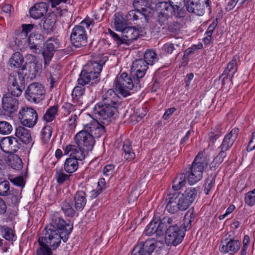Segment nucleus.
I'll return each mask as SVG.
<instances>
[{
	"label": "nucleus",
	"instance_id": "f257e3e1",
	"mask_svg": "<svg viewBox=\"0 0 255 255\" xmlns=\"http://www.w3.org/2000/svg\"><path fill=\"white\" fill-rule=\"evenodd\" d=\"M73 229V225L66 223L58 215V213L54 215L51 222L45 228L44 236L39 238V244L48 245L53 250L57 248L61 243L67 242L69 235Z\"/></svg>",
	"mask_w": 255,
	"mask_h": 255
},
{
	"label": "nucleus",
	"instance_id": "f03ea898",
	"mask_svg": "<svg viewBox=\"0 0 255 255\" xmlns=\"http://www.w3.org/2000/svg\"><path fill=\"white\" fill-rule=\"evenodd\" d=\"M24 81L23 76L19 72L9 77L8 91L2 98L1 107L5 115L11 116L17 111L19 104L18 98L21 95L23 89L19 83L23 84Z\"/></svg>",
	"mask_w": 255,
	"mask_h": 255
},
{
	"label": "nucleus",
	"instance_id": "7ed1b4c3",
	"mask_svg": "<svg viewBox=\"0 0 255 255\" xmlns=\"http://www.w3.org/2000/svg\"><path fill=\"white\" fill-rule=\"evenodd\" d=\"M197 195V190L192 187L187 188L182 194L176 193L169 194L167 198L166 209L170 214L185 211L195 200Z\"/></svg>",
	"mask_w": 255,
	"mask_h": 255
},
{
	"label": "nucleus",
	"instance_id": "20e7f679",
	"mask_svg": "<svg viewBox=\"0 0 255 255\" xmlns=\"http://www.w3.org/2000/svg\"><path fill=\"white\" fill-rule=\"evenodd\" d=\"M209 162V159L204 156L203 151L198 153L191 166L185 173L189 184H194L201 180L204 169L207 167Z\"/></svg>",
	"mask_w": 255,
	"mask_h": 255
},
{
	"label": "nucleus",
	"instance_id": "39448f33",
	"mask_svg": "<svg viewBox=\"0 0 255 255\" xmlns=\"http://www.w3.org/2000/svg\"><path fill=\"white\" fill-rule=\"evenodd\" d=\"M105 60L97 61H89L82 71L79 78L78 79L79 85H84L91 82L92 84L97 83L100 74L102 71Z\"/></svg>",
	"mask_w": 255,
	"mask_h": 255
},
{
	"label": "nucleus",
	"instance_id": "423d86ee",
	"mask_svg": "<svg viewBox=\"0 0 255 255\" xmlns=\"http://www.w3.org/2000/svg\"><path fill=\"white\" fill-rule=\"evenodd\" d=\"M94 19L86 18L79 25L75 26L72 30L70 40L72 44L76 47L85 46L87 43V37L85 28L89 29L94 25Z\"/></svg>",
	"mask_w": 255,
	"mask_h": 255
},
{
	"label": "nucleus",
	"instance_id": "0eeeda50",
	"mask_svg": "<svg viewBox=\"0 0 255 255\" xmlns=\"http://www.w3.org/2000/svg\"><path fill=\"white\" fill-rule=\"evenodd\" d=\"M42 36L39 33H31L29 37L24 32H19L14 39V42L20 49L29 48L31 52L37 54L40 51L39 50L40 43L42 42Z\"/></svg>",
	"mask_w": 255,
	"mask_h": 255
},
{
	"label": "nucleus",
	"instance_id": "6e6552de",
	"mask_svg": "<svg viewBox=\"0 0 255 255\" xmlns=\"http://www.w3.org/2000/svg\"><path fill=\"white\" fill-rule=\"evenodd\" d=\"M95 117L101 123L109 125L118 116L116 106L98 103L94 109Z\"/></svg>",
	"mask_w": 255,
	"mask_h": 255
},
{
	"label": "nucleus",
	"instance_id": "1a4fd4ad",
	"mask_svg": "<svg viewBox=\"0 0 255 255\" xmlns=\"http://www.w3.org/2000/svg\"><path fill=\"white\" fill-rule=\"evenodd\" d=\"M171 221L166 224L165 242L169 246H175L180 244L185 236L184 231L179 228L178 221L169 218Z\"/></svg>",
	"mask_w": 255,
	"mask_h": 255
},
{
	"label": "nucleus",
	"instance_id": "9d476101",
	"mask_svg": "<svg viewBox=\"0 0 255 255\" xmlns=\"http://www.w3.org/2000/svg\"><path fill=\"white\" fill-rule=\"evenodd\" d=\"M134 80H133L129 76L127 73H123L118 77L114 81V87L117 92H118L124 97L130 95V90L133 89L134 86L135 88L140 87L139 83H135Z\"/></svg>",
	"mask_w": 255,
	"mask_h": 255
},
{
	"label": "nucleus",
	"instance_id": "9b49d317",
	"mask_svg": "<svg viewBox=\"0 0 255 255\" xmlns=\"http://www.w3.org/2000/svg\"><path fill=\"white\" fill-rule=\"evenodd\" d=\"M45 90L40 83L34 82L27 88L25 96L26 100L34 103H39L45 98Z\"/></svg>",
	"mask_w": 255,
	"mask_h": 255
},
{
	"label": "nucleus",
	"instance_id": "f8f14e48",
	"mask_svg": "<svg viewBox=\"0 0 255 255\" xmlns=\"http://www.w3.org/2000/svg\"><path fill=\"white\" fill-rule=\"evenodd\" d=\"M18 118L23 126L32 128L37 123L38 115L33 109L24 107L19 110Z\"/></svg>",
	"mask_w": 255,
	"mask_h": 255
},
{
	"label": "nucleus",
	"instance_id": "ddd939ff",
	"mask_svg": "<svg viewBox=\"0 0 255 255\" xmlns=\"http://www.w3.org/2000/svg\"><path fill=\"white\" fill-rule=\"evenodd\" d=\"M170 221L168 217H164L160 221L154 219L146 227L144 231L145 235L150 236L155 234L158 236L163 235L166 230V224Z\"/></svg>",
	"mask_w": 255,
	"mask_h": 255
},
{
	"label": "nucleus",
	"instance_id": "4468645a",
	"mask_svg": "<svg viewBox=\"0 0 255 255\" xmlns=\"http://www.w3.org/2000/svg\"><path fill=\"white\" fill-rule=\"evenodd\" d=\"M75 141L77 145L87 151L91 150L95 144L94 139L88 131L85 130V127L83 130L76 134Z\"/></svg>",
	"mask_w": 255,
	"mask_h": 255
},
{
	"label": "nucleus",
	"instance_id": "2eb2a0df",
	"mask_svg": "<svg viewBox=\"0 0 255 255\" xmlns=\"http://www.w3.org/2000/svg\"><path fill=\"white\" fill-rule=\"evenodd\" d=\"M148 68L146 61L138 59L133 62L131 68V75L135 84H138L139 80L143 77Z\"/></svg>",
	"mask_w": 255,
	"mask_h": 255
},
{
	"label": "nucleus",
	"instance_id": "dca6fc26",
	"mask_svg": "<svg viewBox=\"0 0 255 255\" xmlns=\"http://www.w3.org/2000/svg\"><path fill=\"white\" fill-rule=\"evenodd\" d=\"M26 59L29 61L22 66L21 70L23 74L27 76V78L32 79L35 77L38 72V62L36 57L31 54L27 55Z\"/></svg>",
	"mask_w": 255,
	"mask_h": 255
},
{
	"label": "nucleus",
	"instance_id": "f3484780",
	"mask_svg": "<svg viewBox=\"0 0 255 255\" xmlns=\"http://www.w3.org/2000/svg\"><path fill=\"white\" fill-rule=\"evenodd\" d=\"M155 243L156 242L153 239L141 242L134 247L131 255H150L155 249Z\"/></svg>",
	"mask_w": 255,
	"mask_h": 255
},
{
	"label": "nucleus",
	"instance_id": "a211bd4d",
	"mask_svg": "<svg viewBox=\"0 0 255 255\" xmlns=\"http://www.w3.org/2000/svg\"><path fill=\"white\" fill-rule=\"evenodd\" d=\"M0 148L5 153H13L19 148V144L16 138L10 136L2 137L0 142Z\"/></svg>",
	"mask_w": 255,
	"mask_h": 255
},
{
	"label": "nucleus",
	"instance_id": "6ab92c4d",
	"mask_svg": "<svg viewBox=\"0 0 255 255\" xmlns=\"http://www.w3.org/2000/svg\"><path fill=\"white\" fill-rule=\"evenodd\" d=\"M105 125L101 123L99 120H94L87 124L84 127L85 130L88 131L93 136V138H99L105 132Z\"/></svg>",
	"mask_w": 255,
	"mask_h": 255
},
{
	"label": "nucleus",
	"instance_id": "aec40b11",
	"mask_svg": "<svg viewBox=\"0 0 255 255\" xmlns=\"http://www.w3.org/2000/svg\"><path fill=\"white\" fill-rule=\"evenodd\" d=\"M221 246L222 253L233 255L239 250L241 243L238 240L226 239L221 242Z\"/></svg>",
	"mask_w": 255,
	"mask_h": 255
},
{
	"label": "nucleus",
	"instance_id": "412c9836",
	"mask_svg": "<svg viewBox=\"0 0 255 255\" xmlns=\"http://www.w3.org/2000/svg\"><path fill=\"white\" fill-rule=\"evenodd\" d=\"M57 17L54 13H51L43 18L39 23L43 31L49 33L53 32L56 29Z\"/></svg>",
	"mask_w": 255,
	"mask_h": 255
},
{
	"label": "nucleus",
	"instance_id": "4be33fe9",
	"mask_svg": "<svg viewBox=\"0 0 255 255\" xmlns=\"http://www.w3.org/2000/svg\"><path fill=\"white\" fill-rule=\"evenodd\" d=\"M184 5L189 12L198 15H202L204 13V5L199 0H184Z\"/></svg>",
	"mask_w": 255,
	"mask_h": 255
},
{
	"label": "nucleus",
	"instance_id": "5701e85b",
	"mask_svg": "<svg viewBox=\"0 0 255 255\" xmlns=\"http://www.w3.org/2000/svg\"><path fill=\"white\" fill-rule=\"evenodd\" d=\"M239 132L238 128H233L231 131L227 134L224 137L223 141L219 146L220 148L224 150H229L233 145L237 138Z\"/></svg>",
	"mask_w": 255,
	"mask_h": 255
},
{
	"label": "nucleus",
	"instance_id": "b1692460",
	"mask_svg": "<svg viewBox=\"0 0 255 255\" xmlns=\"http://www.w3.org/2000/svg\"><path fill=\"white\" fill-rule=\"evenodd\" d=\"M81 147L78 145L69 144L67 145L64 149V154H70V157L79 160H82L85 158V154H84L83 149Z\"/></svg>",
	"mask_w": 255,
	"mask_h": 255
},
{
	"label": "nucleus",
	"instance_id": "393cba45",
	"mask_svg": "<svg viewBox=\"0 0 255 255\" xmlns=\"http://www.w3.org/2000/svg\"><path fill=\"white\" fill-rule=\"evenodd\" d=\"M47 9L48 6L46 3H37L30 8L29 14L32 18L34 19H38L41 17L45 13H46Z\"/></svg>",
	"mask_w": 255,
	"mask_h": 255
},
{
	"label": "nucleus",
	"instance_id": "a878e982",
	"mask_svg": "<svg viewBox=\"0 0 255 255\" xmlns=\"http://www.w3.org/2000/svg\"><path fill=\"white\" fill-rule=\"evenodd\" d=\"M124 44L128 45L132 40H136L139 36V31L133 27H127L122 31Z\"/></svg>",
	"mask_w": 255,
	"mask_h": 255
},
{
	"label": "nucleus",
	"instance_id": "bb28decb",
	"mask_svg": "<svg viewBox=\"0 0 255 255\" xmlns=\"http://www.w3.org/2000/svg\"><path fill=\"white\" fill-rule=\"evenodd\" d=\"M55 49L54 43L50 39L48 40L43 46L42 53L43 56L45 65L48 64L51 61Z\"/></svg>",
	"mask_w": 255,
	"mask_h": 255
},
{
	"label": "nucleus",
	"instance_id": "cd10ccee",
	"mask_svg": "<svg viewBox=\"0 0 255 255\" xmlns=\"http://www.w3.org/2000/svg\"><path fill=\"white\" fill-rule=\"evenodd\" d=\"M239 60V57L237 56H235L232 61L228 64L226 68L222 75V76H224L223 80L229 77L232 80L234 74L237 71V61Z\"/></svg>",
	"mask_w": 255,
	"mask_h": 255
},
{
	"label": "nucleus",
	"instance_id": "c85d7f7f",
	"mask_svg": "<svg viewBox=\"0 0 255 255\" xmlns=\"http://www.w3.org/2000/svg\"><path fill=\"white\" fill-rule=\"evenodd\" d=\"M15 135L25 144H28L32 142V137L29 130L23 127L19 126L16 128Z\"/></svg>",
	"mask_w": 255,
	"mask_h": 255
},
{
	"label": "nucleus",
	"instance_id": "c756f323",
	"mask_svg": "<svg viewBox=\"0 0 255 255\" xmlns=\"http://www.w3.org/2000/svg\"><path fill=\"white\" fill-rule=\"evenodd\" d=\"M119 97L116 92L112 89L108 90L102 97V104L115 106L118 102Z\"/></svg>",
	"mask_w": 255,
	"mask_h": 255
},
{
	"label": "nucleus",
	"instance_id": "7c9ffc66",
	"mask_svg": "<svg viewBox=\"0 0 255 255\" xmlns=\"http://www.w3.org/2000/svg\"><path fill=\"white\" fill-rule=\"evenodd\" d=\"M74 201L75 209L77 211H82L87 202L85 192L83 191H77L74 196Z\"/></svg>",
	"mask_w": 255,
	"mask_h": 255
},
{
	"label": "nucleus",
	"instance_id": "2f4dec72",
	"mask_svg": "<svg viewBox=\"0 0 255 255\" xmlns=\"http://www.w3.org/2000/svg\"><path fill=\"white\" fill-rule=\"evenodd\" d=\"M122 150L123 151L122 155L125 160L130 161L134 158L135 153L129 140H127L124 142Z\"/></svg>",
	"mask_w": 255,
	"mask_h": 255
},
{
	"label": "nucleus",
	"instance_id": "473e14b6",
	"mask_svg": "<svg viewBox=\"0 0 255 255\" xmlns=\"http://www.w3.org/2000/svg\"><path fill=\"white\" fill-rule=\"evenodd\" d=\"M128 20L124 15L120 13H116L115 14L114 24L117 30L122 31L127 27Z\"/></svg>",
	"mask_w": 255,
	"mask_h": 255
},
{
	"label": "nucleus",
	"instance_id": "72a5a7b5",
	"mask_svg": "<svg viewBox=\"0 0 255 255\" xmlns=\"http://www.w3.org/2000/svg\"><path fill=\"white\" fill-rule=\"evenodd\" d=\"M78 160L79 159L72 158V157L67 158L64 165L65 171L68 173H72L76 171L78 168Z\"/></svg>",
	"mask_w": 255,
	"mask_h": 255
},
{
	"label": "nucleus",
	"instance_id": "f704fd0d",
	"mask_svg": "<svg viewBox=\"0 0 255 255\" xmlns=\"http://www.w3.org/2000/svg\"><path fill=\"white\" fill-rule=\"evenodd\" d=\"M24 61V58L21 54L16 52L11 55L9 60V63L11 68H18L21 67Z\"/></svg>",
	"mask_w": 255,
	"mask_h": 255
},
{
	"label": "nucleus",
	"instance_id": "c9c22d12",
	"mask_svg": "<svg viewBox=\"0 0 255 255\" xmlns=\"http://www.w3.org/2000/svg\"><path fill=\"white\" fill-rule=\"evenodd\" d=\"M186 176L185 173H181L177 175L175 178L172 182V188L175 191L180 190L184 186L186 183Z\"/></svg>",
	"mask_w": 255,
	"mask_h": 255
},
{
	"label": "nucleus",
	"instance_id": "e433bc0d",
	"mask_svg": "<svg viewBox=\"0 0 255 255\" xmlns=\"http://www.w3.org/2000/svg\"><path fill=\"white\" fill-rule=\"evenodd\" d=\"M57 106H53L48 108L42 117V120L45 123L51 122L57 114Z\"/></svg>",
	"mask_w": 255,
	"mask_h": 255
},
{
	"label": "nucleus",
	"instance_id": "4c0bfd02",
	"mask_svg": "<svg viewBox=\"0 0 255 255\" xmlns=\"http://www.w3.org/2000/svg\"><path fill=\"white\" fill-rule=\"evenodd\" d=\"M194 218V212L193 210H188L184 218V223L181 225V227L183 231H186L191 228V223Z\"/></svg>",
	"mask_w": 255,
	"mask_h": 255
},
{
	"label": "nucleus",
	"instance_id": "58836bf2",
	"mask_svg": "<svg viewBox=\"0 0 255 255\" xmlns=\"http://www.w3.org/2000/svg\"><path fill=\"white\" fill-rule=\"evenodd\" d=\"M8 165L13 169L19 170L22 169L23 163L21 158L17 155H13L8 159Z\"/></svg>",
	"mask_w": 255,
	"mask_h": 255
},
{
	"label": "nucleus",
	"instance_id": "ea45409f",
	"mask_svg": "<svg viewBox=\"0 0 255 255\" xmlns=\"http://www.w3.org/2000/svg\"><path fill=\"white\" fill-rule=\"evenodd\" d=\"M0 232L2 237L9 241L15 240L12 230L6 226H0Z\"/></svg>",
	"mask_w": 255,
	"mask_h": 255
},
{
	"label": "nucleus",
	"instance_id": "a19ab883",
	"mask_svg": "<svg viewBox=\"0 0 255 255\" xmlns=\"http://www.w3.org/2000/svg\"><path fill=\"white\" fill-rule=\"evenodd\" d=\"M70 175L65 173L62 169H56L54 178L59 184H62L66 181L70 180Z\"/></svg>",
	"mask_w": 255,
	"mask_h": 255
},
{
	"label": "nucleus",
	"instance_id": "79ce46f5",
	"mask_svg": "<svg viewBox=\"0 0 255 255\" xmlns=\"http://www.w3.org/2000/svg\"><path fill=\"white\" fill-rule=\"evenodd\" d=\"M143 60L146 61L147 65H152L157 61L156 54L154 51L147 50L144 53Z\"/></svg>",
	"mask_w": 255,
	"mask_h": 255
},
{
	"label": "nucleus",
	"instance_id": "37998d69",
	"mask_svg": "<svg viewBox=\"0 0 255 255\" xmlns=\"http://www.w3.org/2000/svg\"><path fill=\"white\" fill-rule=\"evenodd\" d=\"M12 130V125L8 122L5 121H0V134L7 135Z\"/></svg>",
	"mask_w": 255,
	"mask_h": 255
},
{
	"label": "nucleus",
	"instance_id": "c03bdc74",
	"mask_svg": "<svg viewBox=\"0 0 255 255\" xmlns=\"http://www.w3.org/2000/svg\"><path fill=\"white\" fill-rule=\"evenodd\" d=\"M52 129L49 126H45L41 132V139L43 143L48 142L52 135Z\"/></svg>",
	"mask_w": 255,
	"mask_h": 255
},
{
	"label": "nucleus",
	"instance_id": "a18cd8bd",
	"mask_svg": "<svg viewBox=\"0 0 255 255\" xmlns=\"http://www.w3.org/2000/svg\"><path fill=\"white\" fill-rule=\"evenodd\" d=\"M244 200L245 204L249 206L252 207L255 205V188L245 194Z\"/></svg>",
	"mask_w": 255,
	"mask_h": 255
},
{
	"label": "nucleus",
	"instance_id": "49530a36",
	"mask_svg": "<svg viewBox=\"0 0 255 255\" xmlns=\"http://www.w3.org/2000/svg\"><path fill=\"white\" fill-rule=\"evenodd\" d=\"M76 86L72 93L73 101L75 102L78 101L84 94L85 88L83 87L84 85Z\"/></svg>",
	"mask_w": 255,
	"mask_h": 255
},
{
	"label": "nucleus",
	"instance_id": "de8ad7c7",
	"mask_svg": "<svg viewBox=\"0 0 255 255\" xmlns=\"http://www.w3.org/2000/svg\"><path fill=\"white\" fill-rule=\"evenodd\" d=\"M61 208L63 213L67 216L73 217L75 214V211L71 205L66 201L63 202L61 204Z\"/></svg>",
	"mask_w": 255,
	"mask_h": 255
},
{
	"label": "nucleus",
	"instance_id": "09e8293b",
	"mask_svg": "<svg viewBox=\"0 0 255 255\" xmlns=\"http://www.w3.org/2000/svg\"><path fill=\"white\" fill-rule=\"evenodd\" d=\"M140 16L143 17V14L139 10L137 9L130 10L126 15L128 21L137 20Z\"/></svg>",
	"mask_w": 255,
	"mask_h": 255
},
{
	"label": "nucleus",
	"instance_id": "8fccbe9b",
	"mask_svg": "<svg viewBox=\"0 0 255 255\" xmlns=\"http://www.w3.org/2000/svg\"><path fill=\"white\" fill-rule=\"evenodd\" d=\"M215 186V178L213 176H209L206 180L204 184V192L206 195L209 194Z\"/></svg>",
	"mask_w": 255,
	"mask_h": 255
},
{
	"label": "nucleus",
	"instance_id": "3c124183",
	"mask_svg": "<svg viewBox=\"0 0 255 255\" xmlns=\"http://www.w3.org/2000/svg\"><path fill=\"white\" fill-rule=\"evenodd\" d=\"M9 194V183L7 180H0V195L7 196Z\"/></svg>",
	"mask_w": 255,
	"mask_h": 255
},
{
	"label": "nucleus",
	"instance_id": "603ef678",
	"mask_svg": "<svg viewBox=\"0 0 255 255\" xmlns=\"http://www.w3.org/2000/svg\"><path fill=\"white\" fill-rule=\"evenodd\" d=\"M40 248L37 250V255H52L51 248H49L48 245H41L39 244Z\"/></svg>",
	"mask_w": 255,
	"mask_h": 255
},
{
	"label": "nucleus",
	"instance_id": "864d4df0",
	"mask_svg": "<svg viewBox=\"0 0 255 255\" xmlns=\"http://www.w3.org/2000/svg\"><path fill=\"white\" fill-rule=\"evenodd\" d=\"M62 108L64 110V114L69 115L72 112H77V107L69 103H65L63 104Z\"/></svg>",
	"mask_w": 255,
	"mask_h": 255
},
{
	"label": "nucleus",
	"instance_id": "5fc2aeb1",
	"mask_svg": "<svg viewBox=\"0 0 255 255\" xmlns=\"http://www.w3.org/2000/svg\"><path fill=\"white\" fill-rule=\"evenodd\" d=\"M161 26L162 25H161ZM164 26H167V29L170 32H176L180 29V26L179 23L177 21H173L166 25H163Z\"/></svg>",
	"mask_w": 255,
	"mask_h": 255
},
{
	"label": "nucleus",
	"instance_id": "6e6d98bb",
	"mask_svg": "<svg viewBox=\"0 0 255 255\" xmlns=\"http://www.w3.org/2000/svg\"><path fill=\"white\" fill-rule=\"evenodd\" d=\"M109 32L118 45L124 44V42H126V41L123 40V37L122 36L121 38L117 33L113 31L110 29H109Z\"/></svg>",
	"mask_w": 255,
	"mask_h": 255
},
{
	"label": "nucleus",
	"instance_id": "4d7b16f0",
	"mask_svg": "<svg viewBox=\"0 0 255 255\" xmlns=\"http://www.w3.org/2000/svg\"><path fill=\"white\" fill-rule=\"evenodd\" d=\"M250 242V238L248 236L246 235L244 236V240L243 241V247L241 250V255H246L247 254V250L248 248V246L249 245Z\"/></svg>",
	"mask_w": 255,
	"mask_h": 255
},
{
	"label": "nucleus",
	"instance_id": "13d9d810",
	"mask_svg": "<svg viewBox=\"0 0 255 255\" xmlns=\"http://www.w3.org/2000/svg\"><path fill=\"white\" fill-rule=\"evenodd\" d=\"M11 181L14 184L22 187H24L25 184V182L24 181V179L22 176L15 177Z\"/></svg>",
	"mask_w": 255,
	"mask_h": 255
},
{
	"label": "nucleus",
	"instance_id": "bf43d9fd",
	"mask_svg": "<svg viewBox=\"0 0 255 255\" xmlns=\"http://www.w3.org/2000/svg\"><path fill=\"white\" fill-rule=\"evenodd\" d=\"M217 19L214 20L212 23L209 25L207 29V31L206 32V34L207 35V36L208 37H211L212 32L215 29V27L217 25Z\"/></svg>",
	"mask_w": 255,
	"mask_h": 255
},
{
	"label": "nucleus",
	"instance_id": "052dcab7",
	"mask_svg": "<svg viewBox=\"0 0 255 255\" xmlns=\"http://www.w3.org/2000/svg\"><path fill=\"white\" fill-rule=\"evenodd\" d=\"M80 110L78 109L76 113L72 115L71 118L69 120V124L72 128H75L77 124V116L76 114L81 113Z\"/></svg>",
	"mask_w": 255,
	"mask_h": 255
},
{
	"label": "nucleus",
	"instance_id": "680f3d73",
	"mask_svg": "<svg viewBox=\"0 0 255 255\" xmlns=\"http://www.w3.org/2000/svg\"><path fill=\"white\" fill-rule=\"evenodd\" d=\"M247 149L249 152L255 149V131L253 133L252 139L248 145Z\"/></svg>",
	"mask_w": 255,
	"mask_h": 255
},
{
	"label": "nucleus",
	"instance_id": "e2e57ef3",
	"mask_svg": "<svg viewBox=\"0 0 255 255\" xmlns=\"http://www.w3.org/2000/svg\"><path fill=\"white\" fill-rule=\"evenodd\" d=\"M114 169V166L113 164L107 165L103 169V174L106 176L110 175L112 174Z\"/></svg>",
	"mask_w": 255,
	"mask_h": 255
},
{
	"label": "nucleus",
	"instance_id": "0e129e2a",
	"mask_svg": "<svg viewBox=\"0 0 255 255\" xmlns=\"http://www.w3.org/2000/svg\"><path fill=\"white\" fill-rule=\"evenodd\" d=\"M164 50L168 54H171L175 50V45L172 43H167L163 45Z\"/></svg>",
	"mask_w": 255,
	"mask_h": 255
},
{
	"label": "nucleus",
	"instance_id": "69168bd1",
	"mask_svg": "<svg viewBox=\"0 0 255 255\" xmlns=\"http://www.w3.org/2000/svg\"><path fill=\"white\" fill-rule=\"evenodd\" d=\"M223 160L224 159L222 158L217 155L212 162L211 167L216 168L219 166Z\"/></svg>",
	"mask_w": 255,
	"mask_h": 255
},
{
	"label": "nucleus",
	"instance_id": "338daca9",
	"mask_svg": "<svg viewBox=\"0 0 255 255\" xmlns=\"http://www.w3.org/2000/svg\"><path fill=\"white\" fill-rule=\"evenodd\" d=\"M22 31L20 32L25 33V35L27 36L28 33L31 31L33 28V24H22Z\"/></svg>",
	"mask_w": 255,
	"mask_h": 255
},
{
	"label": "nucleus",
	"instance_id": "774afa93",
	"mask_svg": "<svg viewBox=\"0 0 255 255\" xmlns=\"http://www.w3.org/2000/svg\"><path fill=\"white\" fill-rule=\"evenodd\" d=\"M237 2L238 0H230L226 7V10L230 11L233 9L236 6Z\"/></svg>",
	"mask_w": 255,
	"mask_h": 255
}]
</instances>
